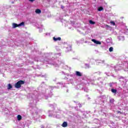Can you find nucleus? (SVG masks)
<instances>
[{
	"label": "nucleus",
	"mask_w": 128,
	"mask_h": 128,
	"mask_svg": "<svg viewBox=\"0 0 128 128\" xmlns=\"http://www.w3.org/2000/svg\"><path fill=\"white\" fill-rule=\"evenodd\" d=\"M54 66L56 67L60 66H63V68L65 70H68V66L66 65H64V64L62 63L61 62H60L58 60H56L54 61V62L53 64Z\"/></svg>",
	"instance_id": "f257e3e1"
},
{
	"label": "nucleus",
	"mask_w": 128,
	"mask_h": 128,
	"mask_svg": "<svg viewBox=\"0 0 128 128\" xmlns=\"http://www.w3.org/2000/svg\"><path fill=\"white\" fill-rule=\"evenodd\" d=\"M24 84V82L23 80H20L16 82L14 86L16 88H20L22 87V84Z\"/></svg>",
	"instance_id": "f03ea898"
},
{
	"label": "nucleus",
	"mask_w": 128,
	"mask_h": 128,
	"mask_svg": "<svg viewBox=\"0 0 128 128\" xmlns=\"http://www.w3.org/2000/svg\"><path fill=\"white\" fill-rule=\"evenodd\" d=\"M12 26L13 28H18L20 26H24V22H22L18 24L16 23H12Z\"/></svg>",
	"instance_id": "7ed1b4c3"
},
{
	"label": "nucleus",
	"mask_w": 128,
	"mask_h": 128,
	"mask_svg": "<svg viewBox=\"0 0 128 128\" xmlns=\"http://www.w3.org/2000/svg\"><path fill=\"white\" fill-rule=\"evenodd\" d=\"M92 42H93L94 44H102V42L98 40H96L94 39H92Z\"/></svg>",
	"instance_id": "20e7f679"
},
{
	"label": "nucleus",
	"mask_w": 128,
	"mask_h": 128,
	"mask_svg": "<svg viewBox=\"0 0 128 128\" xmlns=\"http://www.w3.org/2000/svg\"><path fill=\"white\" fill-rule=\"evenodd\" d=\"M75 74L76 76H82V73L78 71L75 72Z\"/></svg>",
	"instance_id": "39448f33"
},
{
	"label": "nucleus",
	"mask_w": 128,
	"mask_h": 128,
	"mask_svg": "<svg viewBox=\"0 0 128 128\" xmlns=\"http://www.w3.org/2000/svg\"><path fill=\"white\" fill-rule=\"evenodd\" d=\"M32 112L33 114H38V108H34L32 110Z\"/></svg>",
	"instance_id": "423d86ee"
},
{
	"label": "nucleus",
	"mask_w": 128,
	"mask_h": 128,
	"mask_svg": "<svg viewBox=\"0 0 128 128\" xmlns=\"http://www.w3.org/2000/svg\"><path fill=\"white\" fill-rule=\"evenodd\" d=\"M96 62L97 64H104V60H96Z\"/></svg>",
	"instance_id": "0eeeda50"
},
{
	"label": "nucleus",
	"mask_w": 128,
	"mask_h": 128,
	"mask_svg": "<svg viewBox=\"0 0 128 128\" xmlns=\"http://www.w3.org/2000/svg\"><path fill=\"white\" fill-rule=\"evenodd\" d=\"M62 126V128H66L68 126V122H63Z\"/></svg>",
	"instance_id": "6e6552de"
},
{
	"label": "nucleus",
	"mask_w": 128,
	"mask_h": 128,
	"mask_svg": "<svg viewBox=\"0 0 128 128\" xmlns=\"http://www.w3.org/2000/svg\"><path fill=\"white\" fill-rule=\"evenodd\" d=\"M53 40L54 42H56L57 40H62V38H60V37H58L57 38H56V37H54Z\"/></svg>",
	"instance_id": "1a4fd4ad"
},
{
	"label": "nucleus",
	"mask_w": 128,
	"mask_h": 128,
	"mask_svg": "<svg viewBox=\"0 0 128 128\" xmlns=\"http://www.w3.org/2000/svg\"><path fill=\"white\" fill-rule=\"evenodd\" d=\"M119 40H124V36H120L118 37Z\"/></svg>",
	"instance_id": "9d476101"
},
{
	"label": "nucleus",
	"mask_w": 128,
	"mask_h": 128,
	"mask_svg": "<svg viewBox=\"0 0 128 128\" xmlns=\"http://www.w3.org/2000/svg\"><path fill=\"white\" fill-rule=\"evenodd\" d=\"M35 12L36 14H41L42 13V10H40V9H36L35 11Z\"/></svg>",
	"instance_id": "9b49d317"
},
{
	"label": "nucleus",
	"mask_w": 128,
	"mask_h": 128,
	"mask_svg": "<svg viewBox=\"0 0 128 128\" xmlns=\"http://www.w3.org/2000/svg\"><path fill=\"white\" fill-rule=\"evenodd\" d=\"M113 94H116V92H118V90L116 89H112L111 90Z\"/></svg>",
	"instance_id": "f8f14e48"
},
{
	"label": "nucleus",
	"mask_w": 128,
	"mask_h": 128,
	"mask_svg": "<svg viewBox=\"0 0 128 128\" xmlns=\"http://www.w3.org/2000/svg\"><path fill=\"white\" fill-rule=\"evenodd\" d=\"M66 50L68 52H70V50H72V46H69L68 47L66 48Z\"/></svg>",
	"instance_id": "ddd939ff"
},
{
	"label": "nucleus",
	"mask_w": 128,
	"mask_h": 128,
	"mask_svg": "<svg viewBox=\"0 0 128 128\" xmlns=\"http://www.w3.org/2000/svg\"><path fill=\"white\" fill-rule=\"evenodd\" d=\"M22 116H20V115H18V116H17V120H22Z\"/></svg>",
	"instance_id": "4468645a"
},
{
	"label": "nucleus",
	"mask_w": 128,
	"mask_h": 128,
	"mask_svg": "<svg viewBox=\"0 0 128 128\" xmlns=\"http://www.w3.org/2000/svg\"><path fill=\"white\" fill-rule=\"evenodd\" d=\"M90 68V64H85V68Z\"/></svg>",
	"instance_id": "2eb2a0df"
},
{
	"label": "nucleus",
	"mask_w": 128,
	"mask_h": 128,
	"mask_svg": "<svg viewBox=\"0 0 128 128\" xmlns=\"http://www.w3.org/2000/svg\"><path fill=\"white\" fill-rule=\"evenodd\" d=\"M12 88V84H8V89L10 90V88Z\"/></svg>",
	"instance_id": "dca6fc26"
},
{
	"label": "nucleus",
	"mask_w": 128,
	"mask_h": 128,
	"mask_svg": "<svg viewBox=\"0 0 128 128\" xmlns=\"http://www.w3.org/2000/svg\"><path fill=\"white\" fill-rule=\"evenodd\" d=\"M114 99L112 98L110 99V102L111 104H114Z\"/></svg>",
	"instance_id": "f3484780"
},
{
	"label": "nucleus",
	"mask_w": 128,
	"mask_h": 128,
	"mask_svg": "<svg viewBox=\"0 0 128 128\" xmlns=\"http://www.w3.org/2000/svg\"><path fill=\"white\" fill-rule=\"evenodd\" d=\"M104 10V8L100 6L98 8V12H102V10Z\"/></svg>",
	"instance_id": "a211bd4d"
},
{
	"label": "nucleus",
	"mask_w": 128,
	"mask_h": 128,
	"mask_svg": "<svg viewBox=\"0 0 128 128\" xmlns=\"http://www.w3.org/2000/svg\"><path fill=\"white\" fill-rule=\"evenodd\" d=\"M89 22L90 24H96V22H94V21L90 20L89 21Z\"/></svg>",
	"instance_id": "6ab92c4d"
},
{
	"label": "nucleus",
	"mask_w": 128,
	"mask_h": 128,
	"mask_svg": "<svg viewBox=\"0 0 128 128\" xmlns=\"http://www.w3.org/2000/svg\"><path fill=\"white\" fill-rule=\"evenodd\" d=\"M114 50V48L112 47H110L109 48V52H112Z\"/></svg>",
	"instance_id": "aec40b11"
},
{
	"label": "nucleus",
	"mask_w": 128,
	"mask_h": 128,
	"mask_svg": "<svg viewBox=\"0 0 128 128\" xmlns=\"http://www.w3.org/2000/svg\"><path fill=\"white\" fill-rule=\"evenodd\" d=\"M111 24H112V26H115L116 25V23H114V22L112 21L110 22Z\"/></svg>",
	"instance_id": "412c9836"
},
{
	"label": "nucleus",
	"mask_w": 128,
	"mask_h": 128,
	"mask_svg": "<svg viewBox=\"0 0 128 128\" xmlns=\"http://www.w3.org/2000/svg\"><path fill=\"white\" fill-rule=\"evenodd\" d=\"M126 80L124 78H122L120 79V82H124Z\"/></svg>",
	"instance_id": "4be33fe9"
},
{
	"label": "nucleus",
	"mask_w": 128,
	"mask_h": 128,
	"mask_svg": "<svg viewBox=\"0 0 128 128\" xmlns=\"http://www.w3.org/2000/svg\"><path fill=\"white\" fill-rule=\"evenodd\" d=\"M84 90V92H88V88H85Z\"/></svg>",
	"instance_id": "5701e85b"
},
{
	"label": "nucleus",
	"mask_w": 128,
	"mask_h": 128,
	"mask_svg": "<svg viewBox=\"0 0 128 128\" xmlns=\"http://www.w3.org/2000/svg\"><path fill=\"white\" fill-rule=\"evenodd\" d=\"M55 56H60V53H59L58 54H56Z\"/></svg>",
	"instance_id": "b1692460"
},
{
	"label": "nucleus",
	"mask_w": 128,
	"mask_h": 128,
	"mask_svg": "<svg viewBox=\"0 0 128 128\" xmlns=\"http://www.w3.org/2000/svg\"><path fill=\"white\" fill-rule=\"evenodd\" d=\"M52 111H49V114H49V116H52V114H52Z\"/></svg>",
	"instance_id": "393cba45"
},
{
	"label": "nucleus",
	"mask_w": 128,
	"mask_h": 128,
	"mask_svg": "<svg viewBox=\"0 0 128 128\" xmlns=\"http://www.w3.org/2000/svg\"><path fill=\"white\" fill-rule=\"evenodd\" d=\"M78 104L79 105V108H82V104Z\"/></svg>",
	"instance_id": "a878e982"
},
{
	"label": "nucleus",
	"mask_w": 128,
	"mask_h": 128,
	"mask_svg": "<svg viewBox=\"0 0 128 128\" xmlns=\"http://www.w3.org/2000/svg\"><path fill=\"white\" fill-rule=\"evenodd\" d=\"M34 0H29L30 2H34Z\"/></svg>",
	"instance_id": "bb28decb"
},
{
	"label": "nucleus",
	"mask_w": 128,
	"mask_h": 128,
	"mask_svg": "<svg viewBox=\"0 0 128 128\" xmlns=\"http://www.w3.org/2000/svg\"><path fill=\"white\" fill-rule=\"evenodd\" d=\"M41 128H44V126L43 125H42V126H41Z\"/></svg>",
	"instance_id": "cd10ccee"
},
{
	"label": "nucleus",
	"mask_w": 128,
	"mask_h": 128,
	"mask_svg": "<svg viewBox=\"0 0 128 128\" xmlns=\"http://www.w3.org/2000/svg\"><path fill=\"white\" fill-rule=\"evenodd\" d=\"M120 112L118 111V114H120Z\"/></svg>",
	"instance_id": "c85d7f7f"
},
{
	"label": "nucleus",
	"mask_w": 128,
	"mask_h": 128,
	"mask_svg": "<svg viewBox=\"0 0 128 128\" xmlns=\"http://www.w3.org/2000/svg\"><path fill=\"white\" fill-rule=\"evenodd\" d=\"M54 112H58L54 110Z\"/></svg>",
	"instance_id": "c756f323"
},
{
	"label": "nucleus",
	"mask_w": 128,
	"mask_h": 128,
	"mask_svg": "<svg viewBox=\"0 0 128 128\" xmlns=\"http://www.w3.org/2000/svg\"><path fill=\"white\" fill-rule=\"evenodd\" d=\"M58 108H55L54 109V110H56Z\"/></svg>",
	"instance_id": "7c9ffc66"
},
{
	"label": "nucleus",
	"mask_w": 128,
	"mask_h": 128,
	"mask_svg": "<svg viewBox=\"0 0 128 128\" xmlns=\"http://www.w3.org/2000/svg\"><path fill=\"white\" fill-rule=\"evenodd\" d=\"M68 92V90H67V92Z\"/></svg>",
	"instance_id": "2f4dec72"
},
{
	"label": "nucleus",
	"mask_w": 128,
	"mask_h": 128,
	"mask_svg": "<svg viewBox=\"0 0 128 128\" xmlns=\"http://www.w3.org/2000/svg\"><path fill=\"white\" fill-rule=\"evenodd\" d=\"M62 8H64V6H62Z\"/></svg>",
	"instance_id": "473e14b6"
},
{
	"label": "nucleus",
	"mask_w": 128,
	"mask_h": 128,
	"mask_svg": "<svg viewBox=\"0 0 128 128\" xmlns=\"http://www.w3.org/2000/svg\"><path fill=\"white\" fill-rule=\"evenodd\" d=\"M128 92V91H127V92Z\"/></svg>",
	"instance_id": "72a5a7b5"
},
{
	"label": "nucleus",
	"mask_w": 128,
	"mask_h": 128,
	"mask_svg": "<svg viewBox=\"0 0 128 128\" xmlns=\"http://www.w3.org/2000/svg\"><path fill=\"white\" fill-rule=\"evenodd\" d=\"M88 84H89V82H88Z\"/></svg>",
	"instance_id": "f704fd0d"
}]
</instances>
